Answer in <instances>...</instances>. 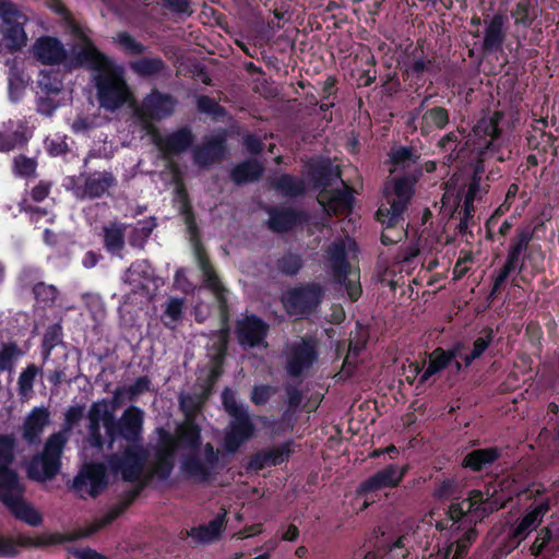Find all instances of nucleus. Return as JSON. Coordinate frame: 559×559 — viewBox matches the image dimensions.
<instances>
[{
	"label": "nucleus",
	"mask_w": 559,
	"mask_h": 559,
	"mask_svg": "<svg viewBox=\"0 0 559 559\" xmlns=\"http://www.w3.org/2000/svg\"><path fill=\"white\" fill-rule=\"evenodd\" d=\"M230 420L225 429L224 448L229 453H235L239 448L255 435V425L249 411L229 416Z\"/></svg>",
	"instance_id": "14"
},
{
	"label": "nucleus",
	"mask_w": 559,
	"mask_h": 559,
	"mask_svg": "<svg viewBox=\"0 0 559 559\" xmlns=\"http://www.w3.org/2000/svg\"><path fill=\"white\" fill-rule=\"evenodd\" d=\"M34 56L46 66H57L66 62L68 52L57 37L44 36L34 44Z\"/></svg>",
	"instance_id": "25"
},
{
	"label": "nucleus",
	"mask_w": 559,
	"mask_h": 559,
	"mask_svg": "<svg viewBox=\"0 0 559 559\" xmlns=\"http://www.w3.org/2000/svg\"><path fill=\"white\" fill-rule=\"evenodd\" d=\"M203 283L217 298L221 308L227 307L226 288L224 287L221 278L218 277L215 269L203 273Z\"/></svg>",
	"instance_id": "53"
},
{
	"label": "nucleus",
	"mask_w": 559,
	"mask_h": 559,
	"mask_svg": "<svg viewBox=\"0 0 559 559\" xmlns=\"http://www.w3.org/2000/svg\"><path fill=\"white\" fill-rule=\"evenodd\" d=\"M16 457V439L13 433L0 435V489H10L17 481L20 476L11 466Z\"/></svg>",
	"instance_id": "19"
},
{
	"label": "nucleus",
	"mask_w": 559,
	"mask_h": 559,
	"mask_svg": "<svg viewBox=\"0 0 559 559\" xmlns=\"http://www.w3.org/2000/svg\"><path fill=\"white\" fill-rule=\"evenodd\" d=\"M503 118L501 111H495L489 118L480 119L474 127L476 141L473 153L475 154L472 166L473 176L468 185L465 198L475 201L483 193L481 178L486 170L485 163L489 159L504 162L502 129L500 122Z\"/></svg>",
	"instance_id": "3"
},
{
	"label": "nucleus",
	"mask_w": 559,
	"mask_h": 559,
	"mask_svg": "<svg viewBox=\"0 0 559 559\" xmlns=\"http://www.w3.org/2000/svg\"><path fill=\"white\" fill-rule=\"evenodd\" d=\"M451 364L445 357L444 348L437 347L429 355V364L418 379L419 384H425L432 376L443 371Z\"/></svg>",
	"instance_id": "46"
},
{
	"label": "nucleus",
	"mask_w": 559,
	"mask_h": 559,
	"mask_svg": "<svg viewBox=\"0 0 559 559\" xmlns=\"http://www.w3.org/2000/svg\"><path fill=\"white\" fill-rule=\"evenodd\" d=\"M153 142L164 157L168 158L187 152L194 143V134L188 126L181 127L166 135H162L155 130Z\"/></svg>",
	"instance_id": "18"
},
{
	"label": "nucleus",
	"mask_w": 559,
	"mask_h": 559,
	"mask_svg": "<svg viewBox=\"0 0 559 559\" xmlns=\"http://www.w3.org/2000/svg\"><path fill=\"white\" fill-rule=\"evenodd\" d=\"M50 423L48 408L34 407L25 417L22 426V438L28 445L41 443V435Z\"/></svg>",
	"instance_id": "23"
},
{
	"label": "nucleus",
	"mask_w": 559,
	"mask_h": 559,
	"mask_svg": "<svg viewBox=\"0 0 559 559\" xmlns=\"http://www.w3.org/2000/svg\"><path fill=\"white\" fill-rule=\"evenodd\" d=\"M264 173V165L259 159L251 157L238 163L229 171V178L236 186L258 181Z\"/></svg>",
	"instance_id": "32"
},
{
	"label": "nucleus",
	"mask_w": 559,
	"mask_h": 559,
	"mask_svg": "<svg viewBox=\"0 0 559 559\" xmlns=\"http://www.w3.org/2000/svg\"><path fill=\"white\" fill-rule=\"evenodd\" d=\"M222 326L215 332L217 342V356L223 359L227 353L229 342V326H228V311L226 308H221Z\"/></svg>",
	"instance_id": "60"
},
{
	"label": "nucleus",
	"mask_w": 559,
	"mask_h": 559,
	"mask_svg": "<svg viewBox=\"0 0 559 559\" xmlns=\"http://www.w3.org/2000/svg\"><path fill=\"white\" fill-rule=\"evenodd\" d=\"M44 146L51 157L63 156L70 151L67 135L55 134L53 136H47L44 141Z\"/></svg>",
	"instance_id": "61"
},
{
	"label": "nucleus",
	"mask_w": 559,
	"mask_h": 559,
	"mask_svg": "<svg viewBox=\"0 0 559 559\" xmlns=\"http://www.w3.org/2000/svg\"><path fill=\"white\" fill-rule=\"evenodd\" d=\"M533 237L534 228L531 225L516 227L508 243L506 261L492 278L488 299L497 298L508 277L513 273L521 275L530 269L534 276L544 272L545 253L540 245H531Z\"/></svg>",
	"instance_id": "2"
},
{
	"label": "nucleus",
	"mask_w": 559,
	"mask_h": 559,
	"mask_svg": "<svg viewBox=\"0 0 559 559\" xmlns=\"http://www.w3.org/2000/svg\"><path fill=\"white\" fill-rule=\"evenodd\" d=\"M225 526L226 511H223L217 513L207 524L192 527L189 532V536L198 544L207 545L222 537Z\"/></svg>",
	"instance_id": "31"
},
{
	"label": "nucleus",
	"mask_w": 559,
	"mask_h": 559,
	"mask_svg": "<svg viewBox=\"0 0 559 559\" xmlns=\"http://www.w3.org/2000/svg\"><path fill=\"white\" fill-rule=\"evenodd\" d=\"M156 226L155 217L138 221L129 236V245L133 248L143 249Z\"/></svg>",
	"instance_id": "47"
},
{
	"label": "nucleus",
	"mask_w": 559,
	"mask_h": 559,
	"mask_svg": "<svg viewBox=\"0 0 559 559\" xmlns=\"http://www.w3.org/2000/svg\"><path fill=\"white\" fill-rule=\"evenodd\" d=\"M131 70L142 78H150L162 73L165 68V61L159 57H144L130 62Z\"/></svg>",
	"instance_id": "44"
},
{
	"label": "nucleus",
	"mask_w": 559,
	"mask_h": 559,
	"mask_svg": "<svg viewBox=\"0 0 559 559\" xmlns=\"http://www.w3.org/2000/svg\"><path fill=\"white\" fill-rule=\"evenodd\" d=\"M37 464H40L41 474L44 479L53 478L60 469V457L37 455L31 462L29 474L33 475V471Z\"/></svg>",
	"instance_id": "52"
},
{
	"label": "nucleus",
	"mask_w": 559,
	"mask_h": 559,
	"mask_svg": "<svg viewBox=\"0 0 559 559\" xmlns=\"http://www.w3.org/2000/svg\"><path fill=\"white\" fill-rule=\"evenodd\" d=\"M270 324L255 313H245L235 322L234 334L238 345L245 349L267 348Z\"/></svg>",
	"instance_id": "7"
},
{
	"label": "nucleus",
	"mask_w": 559,
	"mask_h": 559,
	"mask_svg": "<svg viewBox=\"0 0 559 559\" xmlns=\"http://www.w3.org/2000/svg\"><path fill=\"white\" fill-rule=\"evenodd\" d=\"M447 515L453 524L472 523L469 512H467V504L464 502V499L461 502H452L447 510Z\"/></svg>",
	"instance_id": "63"
},
{
	"label": "nucleus",
	"mask_w": 559,
	"mask_h": 559,
	"mask_svg": "<svg viewBox=\"0 0 559 559\" xmlns=\"http://www.w3.org/2000/svg\"><path fill=\"white\" fill-rule=\"evenodd\" d=\"M40 369L29 364L21 373L17 380V391L21 397H27L33 392L34 381Z\"/></svg>",
	"instance_id": "56"
},
{
	"label": "nucleus",
	"mask_w": 559,
	"mask_h": 559,
	"mask_svg": "<svg viewBox=\"0 0 559 559\" xmlns=\"http://www.w3.org/2000/svg\"><path fill=\"white\" fill-rule=\"evenodd\" d=\"M37 169V160L20 154L14 157L12 170L15 176L21 178H29L35 176Z\"/></svg>",
	"instance_id": "59"
},
{
	"label": "nucleus",
	"mask_w": 559,
	"mask_h": 559,
	"mask_svg": "<svg viewBox=\"0 0 559 559\" xmlns=\"http://www.w3.org/2000/svg\"><path fill=\"white\" fill-rule=\"evenodd\" d=\"M25 486L17 481L10 489H0V501L19 521L37 527L43 523L41 514L24 499Z\"/></svg>",
	"instance_id": "11"
},
{
	"label": "nucleus",
	"mask_w": 559,
	"mask_h": 559,
	"mask_svg": "<svg viewBox=\"0 0 559 559\" xmlns=\"http://www.w3.org/2000/svg\"><path fill=\"white\" fill-rule=\"evenodd\" d=\"M203 452L204 461L200 459L198 452L183 454L181 469L188 477L207 483L212 479L213 471L219 462V453L211 442L204 444Z\"/></svg>",
	"instance_id": "12"
},
{
	"label": "nucleus",
	"mask_w": 559,
	"mask_h": 559,
	"mask_svg": "<svg viewBox=\"0 0 559 559\" xmlns=\"http://www.w3.org/2000/svg\"><path fill=\"white\" fill-rule=\"evenodd\" d=\"M408 465L388 464L372 475L364 479L356 488L359 498H368V495L385 489L397 488L408 473Z\"/></svg>",
	"instance_id": "9"
},
{
	"label": "nucleus",
	"mask_w": 559,
	"mask_h": 559,
	"mask_svg": "<svg viewBox=\"0 0 559 559\" xmlns=\"http://www.w3.org/2000/svg\"><path fill=\"white\" fill-rule=\"evenodd\" d=\"M539 13L537 0H515L510 11L514 25L523 28H530Z\"/></svg>",
	"instance_id": "39"
},
{
	"label": "nucleus",
	"mask_w": 559,
	"mask_h": 559,
	"mask_svg": "<svg viewBox=\"0 0 559 559\" xmlns=\"http://www.w3.org/2000/svg\"><path fill=\"white\" fill-rule=\"evenodd\" d=\"M504 16L502 14H495L486 24L483 41V51L485 53H492L502 48L506 40Z\"/></svg>",
	"instance_id": "35"
},
{
	"label": "nucleus",
	"mask_w": 559,
	"mask_h": 559,
	"mask_svg": "<svg viewBox=\"0 0 559 559\" xmlns=\"http://www.w3.org/2000/svg\"><path fill=\"white\" fill-rule=\"evenodd\" d=\"M374 217L383 226L380 237L383 246L397 243L406 236V231L403 226L405 221L404 216L402 215L401 217H396L394 221H390L391 213L386 212V205H380Z\"/></svg>",
	"instance_id": "28"
},
{
	"label": "nucleus",
	"mask_w": 559,
	"mask_h": 559,
	"mask_svg": "<svg viewBox=\"0 0 559 559\" xmlns=\"http://www.w3.org/2000/svg\"><path fill=\"white\" fill-rule=\"evenodd\" d=\"M316 343L311 337H302L287 346L285 370L290 378H300L318 360Z\"/></svg>",
	"instance_id": "10"
},
{
	"label": "nucleus",
	"mask_w": 559,
	"mask_h": 559,
	"mask_svg": "<svg viewBox=\"0 0 559 559\" xmlns=\"http://www.w3.org/2000/svg\"><path fill=\"white\" fill-rule=\"evenodd\" d=\"M270 187L286 198H298L306 193L305 180L292 174H281L272 177Z\"/></svg>",
	"instance_id": "37"
},
{
	"label": "nucleus",
	"mask_w": 559,
	"mask_h": 559,
	"mask_svg": "<svg viewBox=\"0 0 559 559\" xmlns=\"http://www.w3.org/2000/svg\"><path fill=\"white\" fill-rule=\"evenodd\" d=\"M71 68H88L96 73H99L105 68L111 66V60L91 41L84 38L83 46H74L67 60Z\"/></svg>",
	"instance_id": "17"
},
{
	"label": "nucleus",
	"mask_w": 559,
	"mask_h": 559,
	"mask_svg": "<svg viewBox=\"0 0 559 559\" xmlns=\"http://www.w3.org/2000/svg\"><path fill=\"white\" fill-rule=\"evenodd\" d=\"M76 536L61 533H43L36 536H22L17 545L27 548H44L53 545H60L67 542H73ZM19 555L16 543L10 538L0 535V558H13Z\"/></svg>",
	"instance_id": "13"
},
{
	"label": "nucleus",
	"mask_w": 559,
	"mask_h": 559,
	"mask_svg": "<svg viewBox=\"0 0 559 559\" xmlns=\"http://www.w3.org/2000/svg\"><path fill=\"white\" fill-rule=\"evenodd\" d=\"M503 453L504 449L498 445L474 449L464 455L461 465L471 472L480 473L493 466Z\"/></svg>",
	"instance_id": "24"
},
{
	"label": "nucleus",
	"mask_w": 559,
	"mask_h": 559,
	"mask_svg": "<svg viewBox=\"0 0 559 559\" xmlns=\"http://www.w3.org/2000/svg\"><path fill=\"white\" fill-rule=\"evenodd\" d=\"M390 163L395 168H409L418 165L420 153L413 146H395L389 154Z\"/></svg>",
	"instance_id": "42"
},
{
	"label": "nucleus",
	"mask_w": 559,
	"mask_h": 559,
	"mask_svg": "<svg viewBox=\"0 0 559 559\" xmlns=\"http://www.w3.org/2000/svg\"><path fill=\"white\" fill-rule=\"evenodd\" d=\"M117 185L111 171H94L85 176L82 195L91 200L102 198L108 190Z\"/></svg>",
	"instance_id": "29"
},
{
	"label": "nucleus",
	"mask_w": 559,
	"mask_h": 559,
	"mask_svg": "<svg viewBox=\"0 0 559 559\" xmlns=\"http://www.w3.org/2000/svg\"><path fill=\"white\" fill-rule=\"evenodd\" d=\"M177 104V99L168 93L154 88L143 100V115L151 120L159 121L170 117Z\"/></svg>",
	"instance_id": "22"
},
{
	"label": "nucleus",
	"mask_w": 559,
	"mask_h": 559,
	"mask_svg": "<svg viewBox=\"0 0 559 559\" xmlns=\"http://www.w3.org/2000/svg\"><path fill=\"white\" fill-rule=\"evenodd\" d=\"M496 333L492 328L485 326L481 329L479 336L473 343L471 353L480 358L493 342Z\"/></svg>",
	"instance_id": "62"
},
{
	"label": "nucleus",
	"mask_w": 559,
	"mask_h": 559,
	"mask_svg": "<svg viewBox=\"0 0 559 559\" xmlns=\"http://www.w3.org/2000/svg\"><path fill=\"white\" fill-rule=\"evenodd\" d=\"M226 153V140L222 135H215L206 140L202 145L193 150V162L200 168H209L221 160Z\"/></svg>",
	"instance_id": "27"
},
{
	"label": "nucleus",
	"mask_w": 559,
	"mask_h": 559,
	"mask_svg": "<svg viewBox=\"0 0 559 559\" xmlns=\"http://www.w3.org/2000/svg\"><path fill=\"white\" fill-rule=\"evenodd\" d=\"M37 302L43 304L45 307H51L58 298L59 290L55 285L38 282L32 289Z\"/></svg>",
	"instance_id": "55"
},
{
	"label": "nucleus",
	"mask_w": 559,
	"mask_h": 559,
	"mask_svg": "<svg viewBox=\"0 0 559 559\" xmlns=\"http://www.w3.org/2000/svg\"><path fill=\"white\" fill-rule=\"evenodd\" d=\"M342 182L344 181L342 180ZM343 185L344 189L332 190L329 199L323 203L324 210L330 215L338 216L352 212L354 203L352 188L345 183Z\"/></svg>",
	"instance_id": "38"
},
{
	"label": "nucleus",
	"mask_w": 559,
	"mask_h": 559,
	"mask_svg": "<svg viewBox=\"0 0 559 559\" xmlns=\"http://www.w3.org/2000/svg\"><path fill=\"white\" fill-rule=\"evenodd\" d=\"M86 444L97 450H111L122 439L127 443H143L144 412L134 405L127 407L120 418L112 415V407L105 401L93 402L86 414Z\"/></svg>",
	"instance_id": "1"
},
{
	"label": "nucleus",
	"mask_w": 559,
	"mask_h": 559,
	"mask_svg": "<svg viewBox=\"0 0 559 559\" xmlns=\"http://www.w3.org/2000/svg\"><path fill=\"white\" fill-rule=\"evenodd\" d=\"M430 61L424 58L413 60L404 70L405 80L409 81V87L417 92L425 84V72L428 70Z\"/></svg>",
	"instance_id": "48"
},
{
	"label": "nucleus",
	"mask_w": 559,
	"mask_h": 559,
	"mask_svg": "<svg viewBox=\"0 0 559 559\" xmlns=\"http://www.w3.org/2000/svg\"><path fill=\"white\" fill-rule=\"evenodd\" d=\"M292 454V441H285L280 445L260 450L251 455L249 467L261 471L265 467L277 466L289 460Z\"/></svg>",
	"instance_id": "26"
},
{
	"label": "nucleus",
	"mask_w": 559,
	"mask_h": 559,
	"mask_svg": "<svg viewBox=\"0 0 559 559\" xmlns=\"http://www.w3.org/2000/svg\"><path fill=\"white\" fill-rule=\"evenodd\" d=\"M309 177L314 188L325 190L340 179V173L330 163H318L310 167Z\"/></svg>",
	"instance_id": "40"
},
{
	"label": "nucleus",
	"mask_w": 559,
	"mask_h": 559,
	"mask_svg": "<svg viewBox=\"0 0 559 559\" xmlns=\"http://www.w3.org/2000/svg\"><path fill=\"white\" fill-rule=\"evenodd\" d=\"M197 109L201 114H206L214 117H222L225 114V108L221 106L214 98L207 95H201L198 97Z\"/></svg>",
	"instance_id": "64"
},
{
	"label": "nucleus",
	"mask_w": 559,
	"mask_h": 559,
	"mask_svg": "<svg viewBox=\"0 0 559 559\" xmlns=\"http://www.w3.org/2000/svg\"><path fill=\"white\" fill-rule=\"evenodd\" d=\"M148 453L143 443H128L119 453L108 456L107 463L115 474H120L124 481H136L146 464Z\"/></svg>",
	"instance_id": "6"
},
{
	"label": "nucleus",
	"mask_w": 559,
	"mask_h": 559,
	"mask_svg": "<svg viewBox=\"0 0 559 559\" xmlns=\"http://www.w3.org/2000/svg\"><path fill=\"white\" fill-rule=\"evenodd\" d=\"M326 258L334 282H344L352 272L347 250L343 241H335L326 249Z\"/></svg>",
	"instance_id": "30"
},
{
	"label": "nucleus",
	"mask_w": 559,
	"mask_h": 559,
	"mask_svg": "<svg viewBox=\"0 0 559 559\" xmlns=\"http://www.w3.org/2000/svg\"><path fill=\"white\" fill-rule=\"evenodd\" d=\"M497 489L493 488L490 492L489 486L486 491L480 489H472L468 492L464 502L467 504V512H469L472 523L480 522L493 512L504 507V501L501 497L496 496Z\"/></svg>",
	"instance_id": "16"
},
{
	"label": "nucleus",
	"mask_w": 559,
	"mask_h": 559,
	"mask_svg": "<svg viewBox=\"0 0 559 559\" xmlns=\"http://www.w3.org/2000/svg\"><path fill=\"white\" fill-rule=\"evenodd\" d=\"M325 290L319 283L298 284L282 297L283 306L289 316L307 317L321 305Z\"/></svg>",
	"instance_id": "5"
},
{
	"label": "nucleus",
	"mask_w": 559,
	"mask_h": 559,
	"mask_svg": "<svg viewBox=\"0 0 559 559\" xmlns=\"http://www.w3.org/2000/svg\"><path fill=\"white\" fill-rule=\"evenodd\" d=\"M183 299L178 297H171L165 307L162 316L163 323L166 328H174V323L179 321L182 317Z\"/></svg>",
	"instance_id": "58"
},
{
	"label": "nucleus",
	"mask_w": 559,
	"mask_h": 559,
	"mask_svg": "<svg viewBox=\"0 0 559 559\" xmlns=\"http://www.w3.org/2000/svg\"><path fill=\"white\" fill-rule=\"evenodd\" d=\"M176 439L179 449L189 450V453L199 452L202 445L201 428L194 420L187 419L177 427Z\"/></svg>",
	"instance_id": "36"
},
{
	"label": "nucleus",
	"mask_w": 559,
	"mask_h": 559,
	"mask_svg": "<svg viewBox=\"0 0 559 559\" xmlns=\"http://www.w3.org/2000/svg\"><path fill=\"white\" fill-rule=\"evenodd\" d=\"M302 267V257L297 252H293L292 250L284 252L275 262L276 271L280 274L288 277L296 276Z\"/></svg>",
	"instance_id": "43"
},
{
	"label": "nucleus",
	"mask_w": 559,
	"mask_h": 559,
	"mask_svg": "<svg viewBox=\"0 0 559 559\" xmlns=\"http://www.w3.org/2000/svg\"><path fill=\"white\" fill-rule=\"evenodd\" d=\"M126 224L118 222H110L103 227V245L110 255L122 258L126 247Z\"/></svg>",
	"instance_id": "33"
},
{
	"label": "nucleus",
	"mask_w": 559,
	"mask_h": 559,
	"mask_svg": "<svg viewBox=\"0 0 559 559\" xmlns=\"http://www.w3.org/2000/svg\"><path fill=\"white\" fill-rule=\"evenodd\" d=\"M542 522L528 510L511 530V538L519 545L527 535L536 530Z\"/></svg>",
	"instance_id": "51"
},
{
	"label": "nucleus",
	"mask_w": 559,
	"mask_h": 559,
	"mask_svg": "<svg viewBox=\"0 0 559 559\" xmlns=\"http://www.w3.org/2000/svg\"><path fill=\"white\" fill-rule=\"evenodd\" d=\"M15 342L3 343L0 349V372L11 371L15 360L22 355Z\"/></svg>",
	"instance_id": "54"
},
{
	"label": "nucleus",
	"mask_w": 559,
	"mask_h": 559,
	"mask_svg": "<svg viewBox=\"0 0 559 559\" xmlns=\"http://www.w3.org/2000/svg\"><path fill=\"white\" fill-rule=\"evenodd\" d=\"M9 17L7 16V21L4 20L8 26L3 31V39L8 50L14 52L26 45L27 37L23 26L20 23H11Z\"/></svg>",
	"instance_id": "45"
},
{
	"label": "nucleus",
	"mask_w": 559,
	"mask_h": 559,
	"mask_svg": "<svg viewBox=\"0 0 559 559\" xmlns=\"http://www.w3.org/2000/svg\"><path fill=\"white\" fill-rule=\"evenodd\" d=\"M62 336L63 330L60 323L51 324L46 329L41 341V355L45 361L49 359L56 346L63 344Z\"/></svg>",
	"instance_id": "49"
},
{
	"label": "nucleus",
	"mask_w": 559,
	"mask_h": 559,
	"mask_svg": "<svg viewBox=\"0 0 559 559\" xmlns=\"http://www.w3.org/2000/svg\"><path fill=\"white\" fill-rule=\"evenodd\" d=\"M33 136L26 121L12 120L2 123L0 130V152H10L15 148H23Z\"/></svg>",
	"instance_id": "21"
},
{
	"label": "nucleus",
	"mask_w": 559,
	"mask_h": 559,
	"mask_svg": "<svg viewBox=\"0 0 559 559\" xmlns=\"http://www.w3.org/2000/svg\"><path fill=\"white\" fill-rule=\"evenodd\" d=\"M94 81L99 105L106 110L119 109L131 96L123 70L112 62L111 66L96 73Z\"/></svg>",
	"instance_id": "4"
},
{
	"label": "nucleus",
	"mask_w": 559,
	"mask_h": 559,
	"mask_svg": "<svg viewBox=\"0 0 559 559\" xmlns=\"http://www.w3.org/2000/svg\"><path fill=\"white\" fill-rule=\"evenodd\" d=\"M267 214L266 226L276 234L288 233L308 218L305 211L289 206H271Z\"/></svg>",
	"instance_id": "20"
},
{
	"label": "nucleus",
	"mask_w": 559,
	"mask_h": 559,
	"mask_svg": "<svg viewBox=\"0 0 559 559\" xmlns=\"http://www.w3.org/2000/svg\"><path fill=\"white\" fill-rule=\"evenodd\" d=\"M121 515L122 512L116 506H112L102 518L96 520V523L92 527H90L86 531H81L79 533L69 535L76 536V539L81 537H87L91 534L96 533L97 531L110 525L115 520H117Z\"/></svg>",
	"instance_id": "57"
},
{
	"label": "nucleus",
	"mask_w": 559,
	"mask_h": 559,
	"mask_svg": "<svg viewBox=\"0 0 559 559\" xmlns=\"http://www.w3.org/2000/svg\"><path fill=\"white\" fill-rule=\"evenodd\" d=\"M478 532L476 527L467 528L456 542L451 543L443 554V559H463L472 544L476 540Z\"/></svg>",
	"instance_id": "41"
},
{
	"label": "nucleus",
	"mask_w": 559,
	"mask_h": 559,
	"mask_svg": "<svg viewBox=\"0 0 559 559\" xmlns=\"http://www.w3.org/2000/svg\"><path fill=\"white\" fill-rule=\"evenodd\" d=\"M108 487L107 468L104 463H85L73 479L71 489L81 499L97 498Z\"/></svg>",
	"instance_id": "8"
},
{
	"label": "nucleus",
	"mask_w": 559,
	"mask_h": 559,
	"mask_svg": "<svg viewBox=\"0 0 559 559\" xmlns=\"http://www.w3.org/2000/svg\"><path fill=\"white\" fill-rule=\"evenodd\" d=\"M459 483L455 477H447L435 483L432 497L438 501L459 499Z\"/></svg>",
	"instance_id": "50"
},
{
	"label": "nucleus",
	"mask_w": 559,
	"mask_h": 559,
	"mask_svg": "<svg viewBox=\"0 0 559 559\" xmlns=\"http://www.w3.org/2000/svg\"><path fill=\"white\" fill-rule=\"evenodd\" d=\"M415 181V177L403 176L393 180L392 190L389 186L385 187L384 195L389 204L386 212L391 213L390 221L404 216L414 195Z\"/></svg>",
	"instance_id": "15"
},
{
	"label": "nucleus",
	"mask_w": 559,
	"mask_h": 559,
	"mask_svg": "<svg viewBox=\"0 0 559 559\" xmlns=\"http://www.w3.org/2000/svg\"><path fill=\"white\" fill-rule=\"evenodd\" d=\"M419 130L423 136L443 130L450 123V111L443 106H432L420 115Z\"/></svg>",
	"instance_id": "34"
}]
</instances>
